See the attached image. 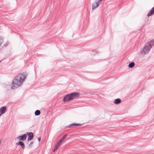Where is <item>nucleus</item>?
Returning a JSON list of instances; mask_svg holds the SVG:
<instances>
[{
  "instance_id": "f257e3e1",
  "label": "nucleus",
  "mask_w": 154,
  "mask_h": 154,
  "mask_svg": "<svg viewBox=\"0 0 154 154\" xmlns=\"http://www.w3.org/2000/svg\"><path fill=\"white\" fill-rule=\"evenodd\" d=\"M26 78V76L21 74L16 76L15 79L13 80L11 84V88L13 89L18 88L22 84Z\"/></svg>"
},
{
  "instance_id": "f03ea898",
  "label": "nucleus",
  "mask_w": 154,
  "mask_h": 154,
  "mask_svg": "<svg viewBox=\"0 0 154 154\" xmlns=\"http://www.w3.org/2000/svg\"><path fill=\"white\" fill-rule=\"evenodd\" d=\"M79 93L77 92L68 94L63 98V102H65L71 101L74 98L79 97Z\"/></svg>"
},
{
  "instance_id": "7ed1b4c3",
  "label": "nucleus",
  "mask_w": 154,
  "mask_h": 154,
  "mask_svg": "<svg viewBox=\"0 0 154 154\" xmlns=\"http://www.w3.org/2000/svg\"><path fill=\"white\" fill-rule=\"evenodd\" d=\"M102 0H95L92 5V9L94 10L97 8L101 3Z\"/></svg>"
},
{
  "instance_id": "20e7f679",
  "label": "nucleus",
  "mask_w": 154,
  "mask_h": 154,
  "mask_svg": "<svg viewBox=\"0 0 154 154\" xmlns=\"http://www.w3.org/2000/svg\"><path fill=\"white\" fill-rule=\"evenodd\" d=\"M151 49V48L149 47L148 45H146L142 51L141 53L145 55L146 54L148 53Z\"/></svg>"
},
{
  "instance_id": "39448f33",
  "label": "nucleus",
  "mask_w": 154,
  "mask_h": 154,
  "mask_svg": "<svg viewBox=\"0 0 154 154\" xmlns=\"http://www.w3.org/2000/svg\"><path fill=\"white\" fill-rule=\"evenodd\" d=\"M27 137V135L26 134H24L22 136H18L17 137V140H20L22 141L25 140Z\"/></svg>"
},
{
  "instance_id": "423d86ee",
  "label": "nucleus",
  "mask_w": 154,
  "mask_h": 154,
  "mask_svg": "<svg viewBox=\"0 0 154 154\" xmlns=\"http://www.w3.org/2000/svg\"><path fill=\"white\" fill-rule=\"evenodd\" d=\"M27 135L28 136V137L27 139L28 141H29L32 139L33 138L34 135L32 133L29 132L27 133Z\"/></svg>"
},
{
  "instance_id": "0eeeda50",
  "label": "nucleus",
  "mask_w": 154,
  "mask_h": 154,
  "mask_svg": "<svg viewBox=\"0 0 154 154\" xmlns=\"http://www.w3.org/2000/svg\"><path fill=\"white\" fill-rule=\"evenodd\" d=\"M154 44V39H152L149 41L147 43V45L151 48Z\"/></svg>"
},
{
  "instance_id": "6e6552de",
  "label": "nucleus",
  "mask_w": 154,
  "mask_h": 154,
  "mask_svg": "<svg viewBox=\"0 0 154 154\" xmlns=\"http://www.w3.org/2000/svg\"><path fill=\"white\" fill-rule=\"evenodd\" d=\"M6 110V107H3L0 109V116L4 113Z\"/></svg>"
},
{
  "instance_id": "1a4fd4ad",
  "label": "nucleus",
  "mask_w": 154,
  "mask_h": 154,
  "mask_svg": "<svg viewBox=\"0 0 154 154\" xmlns=\"http://www.w3.org/2000/svg\"><path fill=\"white\" fill-rule=\"evenodd\" d=\"M61 143H60L58 141L57 142V144H56L54 149V151L55 152V150H56L61 145Z\"/></svg>"
},
{
  "instance_id": "9d476101",
  "label": "nucleus",
  "mask_w": 154,
  "mask_h": 154,
  "mask_svg": "<svg viewBox=\"0 0 154 154\" xmlns=\"http://www.w3.org/2000/svg\"><path fill=\"white\" fill-rule=\"evenodd\" d=\"M17 145H20L22 148L23 149L25 147V145L24 143L22 141H20L17 143Z\"/></svg>"
},
{
  "instance_id": "9b49d317",
  "label": "nucleus",
  "mask_w": 154,
  "mask_h": 154,
  "mask_svg": "<svg viewBox=\"0 0 154 154\" xmlns=\"http://www.w3.org/2000/svg\"><path fill=\"white\" fill-rule=\"evenodd\" d=\"M134 62H131L129 64L128 67L130 68H132L134 66Z\"/></svg>"
},
{
  "instance_id": "f8f14e48",
  "label": "nucleus",
  "mask_w": 154,
  "mask_h": 154,
  "mask_svg": "<svg viewBox=\"0 0 154 154\" xmlns=\"http://www.w3.org/2000/svg\"><path fill=\"white\" fill-rule=\"evenodd\" d=\"M154 14V12L152 10H151L147 14V16L149 17L152 15H153Z\"/></svg>"
},
{
  "instance_id": "ddd939ff",
  "label": "nucleus",
  "mask_w": 154,
  "mask_h": 154,
  "mask_svg": "<svg viewBox=\"0 0 154 154\" xmlns=\"http://www.w3.org/2000/svg\"><path fill=\"white\" fill-rule=\"evenodd\" d=\"M40 111L39 110H37L35 112V115L36 116L39 115L40 114Z\"/></svg>"
},
{
  "instance_id": "4468645a",
  "label": "nucleus",
  "mask_w": 154,
  "mask_h": 154,
  "mask_svg": "<svg viewBox=\"0 0 154 154\" xmlns=\"http://www.w3.org/2000/svg\"><path fill=\"white\" fill-rule=\"evenodd\" d=\"M82 125V124H81L74 123V124H70L69 125V127H70V126H80V125Z\"/></svg>"
},
{
  "instance_id": "2eb2a0df",
  "label": "nucleus",
  "mask_w": 154,
  "mask_h": 154,
  "mask_svg": "<svg viewBox=\"0 0 154 154\" xmlns=\"http://www.w3.org/2000/svg\"><path fill=\"white\" fill-rule=\"evenodd\" d=\"M121 100L119 98L116 99V104H119L121 102Z\"/></svg>"
},
{
  "instance_id": "dca6fc26",
  "label": "nucleus",
  "mask_w": 154,
  "mask_h": 154,
  "mask_svg": "<svg viewBox=\"0 0 154 154\" xmlns=\"http://www.w3.org/2000/svg\"><path fill=\"white\" fill-rule=\"evenodd\" d=\"M65 139L64 138V137H63L60 139V140H59L58 141L60 143H61L62 142H63Z\"/></svg>"
},
{
  "instance_id": "f3484780",
  "label": "nucleus",
  "mask_w": 154,
  "mask_h": 154,
  "mask_svg": "<svg viewBox=\"0 0 154 154\" xmlns=\"http://www.w3.org/2000/svg\"><path fill=\"white\" fill-rule=\"evenodd\" d=\"M65 139L64 138V137H63L60 139V140H59L58 141L60 143H61L62 142H63Z\"/></svg>"
},
{
  "instance_id": "a211bd4d",
  "label": "nucleus",
  "mask_w": 154,
  "mask_h": 154,
  "mask_svg": "<svg viewBox=\"0 0 154 154\" xmlns=\"http://www.w3.org/2000/svg\"><path fill=\"white\" fill-rule=\"evenodd\" d=\"M3 42V40L2 39H0V46L1 45Z\"/></svg>"
},
{
  "instance_id": "6ab92c4d",
  "label": "nucleus",
  "mask_w": 154,
  "mask_h": 154,
  "mask_svg": "<svg viewBox=\"0 0 154 154\" xmlns=\"http://www.w3.org/2000/svg\"><path fill=\"white\" fill-rule=\"evenodd\" d=\"M151 10H152L154 12V6L152 8Z\"/></svg>"
},
{
  "instance_id": "aec40b11",
  "label": "nucleus",
  "mask_w": 154,
  "mask_h": 154,
  "mask_svg": "<svg viewBox=\"0 0 154 154\" xmlns=\"http://www.w3.org/2000/svg\"><path fill=\"white\" fill-rule=\"evenodd\" d=\"M67 136L66 134H65L64 136L63 137H64V139L66 138V137Z\"/></svg>"
},
{
  "instance_id": "412c9836",
  "label": "nucleus",
  "mask_w": 154,
  "mask_h": 154,
  "mask_svg": "<svg viewBox=\"0 0 154 154\" xmlns=\"http://www.w3.org/2000/svg\"><path fill=\"white\" fill-rule=\"evenodd\" d=\"M41 137H40L38 138V141H40V140H41Z\"/></svg>"
},
{
  "instance_id": "4be33fe9",
  "label": "nucleus",
  "mask_w": 154,
  "mask_h": 154,
  "mask_svg": "<svg viewBox=\"0 0 154 154\" xmlns=\"http://www.w3.org/2000/svg\"><path fill=\"white\" fill-rule=\"evenodd\" d=\"M116 100H115L114 101V103L116 104Z\"/></svg>"
},
{
  "instance_id": "5701e85b",
  "label": "nucleus",
  "mask_w": 154,
  "mask_h": 154,
  "mask_svg": "<svg viewBox=\"0 0 154 154\" xmlns=\"http://www.w3.org/2000/svg\"><path fill=\"white\" fill-rule=\"evenodd\" d=\"M1 62V60H0V63Z\"/></svg>"
}]
</instances>
